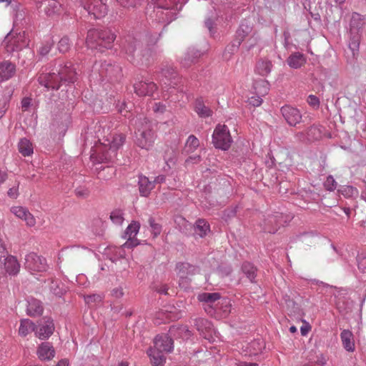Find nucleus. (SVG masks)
<instances>
[{
  "label": "nucleus",
  "instance_id": "obj_1",
  "mask_svg": "<svg viewBox=\"0 0 366 366\" xmlns=\"http://www.w3.org/2000/svg\"><path fill=\"white\" fill-rule=\"evenodd\" d=\"M56 72L42 73L38 76V82L47 90H58L63 84H74L77 79V72L70 61L60 64Z\"/></svg>",
  "mask_w": 366,
  "mask_h": 366
},
{
  "label": "nucleus",
  "instance_id": "obj_2",
  "mask_svg": "<svg viewBox=\"0 0 366 366\" xmlns=\"http://www.w3.org/2000/svg\"><path fill=\"white\" fill-rule=\"evenodd\" d=\"M115 39L116 35L110 29H92L87 32L86 44L89 48L102 52L113 46Z\"/></svg>",
  "mask_w": 366,
  "mask_h": 366
},
{
  "label": "nucleus",
  "instance_id": "obj_3",
  "mask_svg": "<svg viewBox=\"0 0 366 366\" xmlns=\"http://www.w3.org/2000/svg\"><path fill=\"white\" fill-rule=\"evenodd\" d=\"M365 24L364 16L356 12L352 13L350 21L348 46L354 57L359 51Z\"/></svg>",
  "mask_w": 366,
  "mask_h": 366
},
{
  "label": "nucleus",
  "instance_id": "obj_4",
  "mask_svg": "<svg viewBox=\"0 0 366 366\" xmlns=\"http://www.w3.org/2000/svg\"><path fill=\"white\" fill-rule=\"evenodd\" d=\"M135 132L136 144L138 147L149 150L154 144L155 139L154 132L152 124L147 118L139 119Z\"/></svg>",
  "mask_w": 366,
  "mask_h": 366
},
{
  "label": "nucleus",
  "instance_id": "obj_5",
  "mask_svg": "<svg viewBox=\"0 0 366 366\" xmlns=\"http://www.w3.org/2000/svg\"><path fill=\"white\" fill-rule=\"evenodd\" d=\"M142 35L140 34H129L121 40V50L132 63L142 46Z\"/></svg>",
  "mask_w": 366,
  "mask_h": 366
},
{
  "label": "nucleus",
  "instance_id": "obj_6",
  "mask_svg": "<svg viewBox=\"0 0 366 366\" xmlns=\"http://www.w3.org/2000/svg\"><path fill=\"white\" fill-rule=\"evenodd\" d=\"M160 36L161 33L159 34L158 37L156 34H153L152 33L146 35L147 46L144 49H142V47L140 49L139 52H138L135 56L136 59H134L132 62L133 64L148 65L152 60H154L156 52L149 47V45L156 44Z\"/></svg>",
  "mask_w": 366,
  "mask_h": 366
},
{
  "label": "nucleus",
  "instance_id": "obj_7",
  "mask_svg": "<svg viewBox=\"0 0 366 366\" xmlns=\"http://www.w3.org/2000/svg\"><path fill=\"white\" fill-rule=\"evenodd\" d=\"M29 40L25 36V32L14 33L10 31L5 36L2 46L5 48L8 53H12L22 49L27 46Z\"/></svg>",
  "mask_w": 366,
  "mask_h": 366
},
{
  "label": "nucleus",
  "instance_id": "obj_8",
  "mask_svg": "<svg viewBox=\"0 0 366 366\" xmlns=\"http://www.w3.org/2000/svg\"><path fill=\"white\" fill-rule=\"evenodd\" d=\"M232 142L229 130L226 125L218 124L212 134V143L215 148L227 150Z\"/></svg>",
  "mask_w": 366,
  "mask_h": 366
},
{
  "label": "nucleus",
  "instance_id": "obj_9",
  "mask_svg": "<svg viewBox=\"0 0 366 366\" xmlns=\"http://www.w3.org/2000/svg\"><path fill=\"white\" fill-rule=\"evenodd\" d=\"M291 219V216L285 215L280 212L268 214L264 220L263 229L267 232L274 234L280 227L284 226L287 222H290Z\"/></svg>",
  "mask_w": 366,
  "mask_h": 366
},
{
  "label": "nucleus",
  "instance_id": "obj_10",
  "mask_svg": "<svg viewBox=\"0 0 366 366\" xmlns=\"http://www.w3.org/2000/svg\"><path fill=\"white\" fill-rule=\"evenodd\" d=\"M102 81L107 79L111 82L118 81L122 77V69L119 64L104 61L100 65L99 71Z\"/></svg>",
  "mask_w": 366,
  "mask_h": 366
},
{
  "label": "nucleus",
  "instance_id": "obj_11",
  "mask_svg": "<svg viewBox=\"0 0 366 366\" xmlns=\"http://www.w3.org/2000/svg\"><path fill=\"white\" fill-rule=\"evenodd\" d=\"M88 14L94 19L104 17L107 13V7L102 0H78Z\"/></svg>",
  "mask_w": 366,
  "mask_h": 366
},
{
  "label": "nucleus",
  "instance_id": "obj_12",
  "mask_svg": "<svg viewBox=\"0 0 366 366\" xmlns=\"http://www.w3.org/2000/svg\"><path fill=\"white\" fill-rule=\"evenodd\" d=\"M220 297V294L218 292H203L199 294L197 296L198 300L202 303L204 311L211 315L214 314L218 305L217 302L219 300Z\"/></svg>",
  "mask_w": 366,
  "mask_h": 366
},
{
  "label": "nucleus",
  "instance_id": "obj_13",
  "mask_svg": "<svg viewBox=\"0 0 366 366\" xmlns=\"http://www.w3.org/2000/svg\"><path fill=\"white\" fill-rule=\"evenodd\" d=\"M54 331L53 320L49 317H44L37 322L35 328V335L41 340L48 339Z\"/></svg>",
  "mask_w": 366,
  "mask_h": 366
},
{
  "label": "nucleus",
  "instance_id": "obj_14",
  "mask_svg": "<svg viewBox=\"0 0 366 366\" xmlns=\"http://www.w3.org/2000/svg\"><path fill=\"white\" fill-rule=\"evenodd\" d=\"M25 267L31 271L43 272L47 268L46 259L31 252L25 257Z\"/></svg>",
  "mask_w": 366,
  "mask_h": 366
},
{
  "label": "nucleus",
  "instance_id": "obj_15",
  "mask_svg": "<svg viewBox=\"0 0 366 366\" xmlns=\"http://www.w3.org/2000/svg\"><path fill=\"white\" fill-rule=\"evenodd\" d=\"M280 111L283 118L290 126L296 127L301 122L302 116L297 108L285 105L282 107Z\"/></svg>",
  "mask_w": 366,
  "mask_h": 366
},
{
  "label": "nucleus",
  "instance_id": "obj_16",
  "mask_svg": "<svg viewBox=\"0 0 366 366\" xmlns=\"http://www.w3.org/2000/svg\"><path fill=\"white\" fill-rule=\"evenodd\" d=\"M154 348L165 352H171L174 349V341L169 332L157 335L154 340Z\"/></svg>",
  "mask_w": 366,
  "mask_h": 366
},
{
  "label": "nucleus",
  "instance_id": "obj_17",
  "mask_svg": "<svg viewBox=\"0 0 366 366\" xmlns=\"http://www.w3.org/2000/svg\"><path fill=\"white\" fill-rule=\"evenodd\" d=\"M139 228L140 224L135 221L132 222V223L127 227L124 232V238H127V242L124 244V247L129 248L139 244L137 242V239H135V237L137 234Z\"/></svg>",
  "mask_w": 366,
  "mask_h": 366
},
{
  "label": "nucleus",
  "instance_id": "obj_18",
  "mask_svg": "<svg viewBox=\"0 0 366 366\" xmlns=\"http://www.w3.org/2000/svg\"><path fill=\"white\" fill-rule=\"evenodd\" d=\"M135 93L139 97L152 96L157 89V86L153 81H140L134 84Z\"/></svg>",
  "mask_w": 366,
  "mask_h": 366
},
{
  "label": "nucleus",
  "instance_id": "obj_19",
  "mask_svg": "<svg viewBox=\"0 0 366 366\" xmlns=\"http://www.w3.org/2000/svg\"><path fill=\"white\" fill-rule=\"evenodd\" d=\"M154 4L157 5V16L159 21L169 24L174 18L172 17V13L170 11V6L167 4H162L163 0H152Z\"/></svg>",
  "mask_w": 366,
  "mask_h": 366
},
{
  "label": "nucleus",
  "instance_id": "obj_20",
  "mask_svg": "<svg viewBox=\"0 0 366 366\" xmlns=\"http://www.w3.org/2000/svg\"><path fill=\"white\" fill-rule=\"evenodd\" d=\"M55 350L49 342L41 343L36 350L39 359L44 361L51 360L55 356Z\"/></svg>",
  "mask_w": 366,
  "mask_h": 366
},
{
  "label": "nucleus",
  "instance_id": "obj_21",
  "mask_svg": "<svg viewBox=\"0 0 366 366\" xmlns=\"http://www.w3.org/2000/svg\"><path fill=\"white\" fill-rule=\"evenodd\" d=\"M11 212L18 218L24 220L26 225L33 227L36 224V220L33 214L29 211L23 207H12Z\"/></svg>",
  "mask_w": 366,
  "mask_h": 366
},
{
  "label": "nucleus",
  "instance_id": "obj_22",
  "mask_svg": "<svg viewBox=\"0 0 366 366\" xmlns=\"http://www.w3.org/2000/svg\"><path fill=\"white\" fill-rule=\"evenodd\" d=\"M26 314L30 317H38L42 315L44 307L41 302L34 297H28L26 300Z\"/></svg>",
  "mask_w": 366,
  "mask_h": 366
},
{
  "label": "nucleus",
  "instance_id": "obj_23",
  "mask_svg": "<svg viewBox=\"0 0 366 366\" xmlns=\"http://www.w3.org/2000/svg\"><path fill=\"white\" fill-rule=\"evenodd\" d=\"M194 325L201 335L206 339H209L207 335H210L212 330L211 322L204 318L197 317L194 320Z\"/></svg>",
  "mask_w": 366,
  "mask_h": 366
},
{
  "label": "nucleus",
  "instance_id": "obj_24",
  "mask_svg": "<svg viewBox=\"0 0 366 366\" xmlns=\"http://www.w3.org/2000/svg\"><path fill=\"white\" fill-rule=\"evenodd\" d=\"M169 332L170 335L175 338L188 340L192 337V332L185 325H172L169 327Z\"/></svg>",
  "mask_w": 366,
  "mask_h": 366
},
{
  "label": "nucleus",
  "instance_id": "obj_25",
  "mask_svg": "<svg viewBox=\"0 0 366 366\" xmlns=\"http://www.w3.org/2000/svg\"><path fill=\"white\" fill-rule=\"evenodd\" d=\"M139 192L142 197H148L151 191L154 188V182L144 175H139L138 177Z\"/></svg>",
  "mask_w": 366,
  "mask_h": 366
},
{
  "label": "nucleus",
  "instance_id": "obj_26",
  "mask_svg": "<svg viewBox=\"0 0 366 366\" xmlns=\"http://www.w3.org/2000/svg\"><path fill=\"white\" fill-rule=\"evenodd\" d=\"M4 267L9 274L16 275L19 272L20 264L15 257L9 255L4 259Z\"/></svg>",
  "mask_w": 366,
  "mask_h": 366
},
{
  "label": "nucleus",
  "instance_id": "obj_27",
  "mask_svg": "<svg viewBox=\"0 0 366 366\" xmlns=\"http://www.w3.org/2000/svg\"><path fill=\"white\" fill-rule=\"evenodd\" d=\"M147 354L150 358V362L154 366H162L166 361V357L163 355V352L155 348H149Z\"/></svg>",
  "mask_w": 366,
  "mask_h": 366
},
{
  "label": "nucleus",
  "instance_id": "obj_28",
  "mask_svg": "<svg viewBox=\"0 0 366 366\" xmlns=\"http://www.w3.org/2000/svg\"><path fill=\"white\" fill-rule=\"evenodd\" d=\"M15 72V66L9 61H4L0 64V81L11 78Z\"/></svg>",
  "mask_w": 366,
  "mask_h": 366
},
{
  "label": "nucleus",
  "instance_id": "obj_29",
  "mask_svg": "<svg viewBox=\"0 0 366 366\" xmlns=\"http://www.w3.org/2000/svg\"><path fill=\"white\" fill-rule=\"evenodd\" d=\"M161 73L170 82L168 84L174 87L178 84L177 73L176 70L171 66L167 65L162 69Z\"/></svg>",
  "mask_w": 366,
  "mask_h": 366
},
{
  "label": "nucleus",
  "instance_id": "obj_30",
  "mask_svg": "<svg viewBox=\"0 0 366 366\" xmlns=\"http://www.w3.org/2000/svg\"><path fill=\"white\" fill-rule=\"evenodd\" d=\"M176 270L178 277H184L194 274L197 268L188 262H179L176 265Z\"/></svg>",
  "mask_w": 366,
  "mask_h": 366
},
{
  "label": "nucleus",
  "instance_id": "obj_31",
  "mask_svg": "<svg viewBox=\"0 0 366 366\" xmlns=\"http://www.w3.org/2000/svg\"><path fill=\"white\" fill-rule=\"evenodd\" d=\"M194 110L201 118H207L212 115V111L209 107L205 106L202 98L196 99Z\"/></svg>",
  "mask_w": 366,
  "mask_h": 366
},
{
  "label": "nucleus",
  "instance_id": "obj_32",
  "mask_svg": "<svg viewBox=\"0 0 366 366\" xmlns=\"http://www.w3.org/2000/svg\"><path fill=\"white\" fill-rule=\"evenodd\" d=\"M202 55L201 51L194 48L189 49L185 54L184 59L182 60V65L184 67H189L192 64L194 63L195 61L199 58Z\"/></svg>",
  "mask_w": 366,
  "mask_h": 366
},
{
  "label": "nucleus",
  "instance_id": "obj_33",
  "mask_svg": "<svg viewBox=\"0 0 366 366\" xmlns=\"http://www.w3.org/2000/svg\"><path fill=\"white\" fill-rule=\"evenodd\" d=\"M252 30V26L246 20L242 21L236 31L235 39L242 43Z\"/></svg>",
  "mask_w": 366,
  "mask_h": 366
},
{
  "label": "nucleus",
  "instance_id": "obj_34",
  "mask_svg": "<svg viewBox=\"0 0 366 366\" xmlns=\"http://www.w3.org/2000/svg\"><path fill=\"white\" fill-rule=\"evenodd\" d=\"M340 337L344 348L348 352L354 351L355 342L352 333L348 330H344L340 334Z\"/></svg>",
  "mask_w": 366,
  "mask_h": 366
},
{
  "label": "nucleus",
  "instance_id": "obj_35",
  "mask_svg": "<svg viewBox=\"0 0 366 366\" xmlns=\"http://www.w3.org/2000/svg\"><path fill=\"white\" fill-rule=\"evenodd\" d=\"M287 62L292 69H299L305 63L304 55L300 52H295L290 55Z\"/></svg>",
  "mask_w": 366,
  "mask_h": 366
},
{
  "label": "nucleus",
  "instance_id": "obj_36",
  "mask_svg": "<svg viewBox=\"0 0 366 366\" xmlns=\"http://www.w3.org/2000/svg\"><path fill=\"white\" fill-rule=\"evenodd\" d=\"M105 255L112 262H115L118 259L124 258L125 256V252L122 247H107L105 251Z\"/></svg>",
  "mask_w": 366,
  "mask_h": 366
},
{
  "label": "nucleus",
  "instance_id": "obj_37",
  "mask_svg": "<svg viewBox=\"0 0 366 366\" xmlns=\"http://www.w3.org/2000/svg\"><path fill=\"white\" fill-rule=\"evenodd\" d=\"M195 234L200 237H205L210 232L209 223L204 219H198L194 226Z\"/></svg>",
  "mask_w": 366,
  "mask_h": 366
},
{
  "label": "nucleus",
  "instance_id": "obj_38",
  "mask_svg": "<svg viewBox=\"0 0 366 366\" xmlns=\"http://www.w3.org/2000/svg\"><path fill=\"white\" fill-rule=\"evenodd\" d=\"M36 325L29 319L21 320L19 328V334L21 337H26L31 332H35Z\"/></svg>",
  "mask_w": 366,
  "mask_h": 366
},
{
  "label": "nucleus",
  "instance_id": "obj_39",
  "mask_svg": "<svg viewBox=\"0 0 366 366\" xmlns=\"http://www.w3.org/2000/svg\"><path fill=\"white\" fill-rule=\"evenodd\" d=\"M272 68V62L267 59H260L256 64V71L262 76H267L271 72Z\"/></svg>",
  "mask_w": 366,
  "mask_h": 366
},
{
  "label": "nucleus",
  "instance_id": "obj_40",
  "mask_svg": "<svg viewBox=\"0 0 366 366\" xmlns=\"http://www.w3.org/2000/svg\"><path fill=\"white\" fill-rule=\"evenodd\" d=\"M61 9V4L56 0H48L44 11L48 16H53L60 14Z\"/></svg>",
  "mask_w": 366,
  "mask_h": 366
},
{
  "label": "nucleus",
  "instance_id": "obj_41",
  "mask_svg": "<svg viewBox=\"0 0 366 366\" xmlns=\"http://www.w3.org/2000/svg\"><path fill=\"white\" fill-rule=\"evenodd\" d=\"M242 271L251 282H255L257 269L254 264L249 262H245L242 265Z\"/></svg>",
  "mask_w": 366,
  "mask_h": 366
},
{
  "label": "nucleus",
  "instance_id": "obj_42",
  "mask_svg": "<svg viewBox=\"0 0 366 366\" xmlns=\"http://www.w3.org/2000/svg\"><path fill=\"white\" fill-rule=\"evenodd\" d=\"M19 152L24 156L27 157L33 153V147L30 141L26 138L21 139L18 144Z\"/></svg>",
  "mask_w": 366,
  "mask_h": 366
},
{
  "label": "nucleus",
  "instance_id": "obj_43",
  "mask_svg": "<svg viewBox=\"0 0 366 366\" xmlns=\"http://www.w3.org/2000/svg\"><path fill=\"white\" fill-rule=\"evenodd\" d=\"M253 87L257 94L264 96L269 91V83L264 79L257 80L254 82Z\"/></svg>",
  "mask_w": 366,
  "mask_h": 366
},
{
  "label": "nucleus",
  "instance_id": "obj_44",
  "mask_svg": "<svg viewBox=\"0 0 366 366\" xmlns=\"http://www.w3.org/2000/svg\"><path fill=\"white\" fill-rule=\"evenodd\" d=\"M199 146V139L194 135L191 134L187 139L184 151L187 154L192 153L195 151Z\"/></svg>",
  "mask_w": 366,
  "mask_h": 366
},
{
  "label": "nucleus",
  "instance_id": "obj_45",
  "mask_svg": "<svg viewBox=\"0 0 366 366\" xmlns=\"http://www.w3.org/2000/svg\"><path fill=\"white\" fill-rule=\"evenodd\" d=\"M307 134L308 141L317 140L322 137V127L317 125H312L307 129Z\"/></svg>",
  "mask_w": 366,
  "mask_h": 366
},
{
  "label": "nucleus",
  "instance_id": "obj_46",
  "mask_svg": "<svg viewBox=\"0 0 366 366\" xmlns=\"http://www.w3.org/2000/svg\"><path fill=\"white\" fill-rule=\"evenodd\" d=\"M241 43L240 41L236 40L235 39L232 42L228 44L224 51L223 57L224 59L228 60L231 57L232 54L237 51Z\"/></svg>",
  "mask_w": 366,
  "mask_h": 366
},
{
  "label": "nucleus",
  "instance_id": "obj_47",
  "mask_svg": "<svg viewBox=\"0 0 366 366\" xmlns=\"http://www.w3.org/2000/svg\"><path fill=\"white\" fill-rule=\"evenodd\" d=\"M126 139V137L123 134H115L111 142L110 149H114V151L118 149L121 146L123 145Z\"/></svg>",
  "mask_w": 366,
  "mask_h": 366
},
{
  "label": "nucleus",
  "instance_id": "obj_48",
  "mask_svg": "<svg viewBox=\"0 0 366 366\" xmlns=\"http://www.w3.org/2000/svg\"><path fill=\"white\" fill-rule=\"evenodd\" d=\"M338 192L346 198L355 197L358 194L357 189L352 186H342Z\"/></svg>",
  "mask_w": 366,
  "mask_h": 366
},
{
  "label": "nucleus",
  "instance_id": "obj_49",
  "mask_svg": "<svg viewBox=\"0 0 366 366\" xmlns=\"http://www.w3.org/2000/svg\"><path fill=\"white\" fill-rule=\"evenodd\" d=\"M104 295L103 294H92V295H84V301L86 304L91 305V304H97L102 302L104 299Z\"/></svg>",
  "mask_w": 366,
  "mask_h": 366
},
{
  "label": "nucleus",
  "instance_id": "obj_50",
  "mask_svg": "<svg viewBox=\"0 0 366 366\" xmlns=\"http://www.w3.org/2000/svg\"><path fill=\"white\" fill-rule=\"evenodd\" d=\"M124 212L119 209L113 210L110 214V219L116 224H121L124 221Z\"/></svg>",
  "mask_w": 366,
  "mask_h": 366
},
{
  "label": "nucleus",
  "instance_id": "obj_51",
  "mask_svg": "<svg viewBox=\"0 0 366 366\" xmlns=\"http://www.w3.org/2000/svg\"><path fill=\"white\" fill-rule=\"evenodd\" d=\"M10 96L4 94L0 97V119L4 116L9 107Z\"/></svg>",
  "mask_w": 366,
  "mask_h": 366
},
{
  "label": "nucleus",
  "instance_id": "obj_52",
  "mask_svg": "<svg viewBox=\"0 0 366 366\" xmlns=\"http://www.w3.org/2000/svg\"><path fill=\"white\" fill-rule=\"evenodd\" d=\"M148 222L154 237H157L162 232V226L159 223L155 222L154 219L152 217L149 218Z\"/></svg>",
  "mask_w": 366,
  "mask_h": 366
},
{
  "label": "nucleus",
  "instance_id": "obj_53",
  "mask_svg": "<svg viewBox=\"0 0 366 366\" xmlns=\"http://www.w3.org/2000/svg\"><path fill=\"white\" fill-rule=\"evenodd\" d=\"M142 0H117V1L124 8H134L140 5Z\"/></svg>",
  "mask_w": 366,
  "mask_h": 366
},
{
  "label": "nucleus",
  "instance_id": "obj_54",
  "mask_svg": "<svg viewBox=\"0 0 366 366\" xmlns=\"http://www.w3.org/2000/svg\"><path fill=\"white\" fill-rule=\"evenodd\" d=\"M337 183L332 175H329L324 182V187L327 191L332 192L337 188Z\"/></svg>",
  "mask_w": 366,
  "mask_h": 366
},
{
  "label": "nucleus",
  "instance_id": "obj_55",
  "mask_svg": "<svg viewBox=\"0 0 366 366\" xmlns=\"http://www.w3.org/2000/svg\"><path fill=\"white\" fill-rule=\"evenodd\" d=\"M70 48L69 39L68 37L64 36L60 39L58 43V49L61 53L66 52Z\"/></svg>",
  "mask_w": 366,
  "mask_h": 366
},
{
  "label": "nucleus",
  "instance_id": "obj_56",
  "mask_svg": "<svg viewBox=\"0 0 366 366\" xmlns=\"http://www.w3.org/2000/svg\"><path fill=\"white\" fill-rule=\"evenodd\" d=\"M125 285L121 284L111 290V296L115 299L122 298L124 295Z\"/></svg>",
  "mask_w": 366,
  "mask_h": 366
},
{
  "label": "nucleus",
  "instance_id": "obj_57",
  "mask_svg": "<svg viewBox=\"0 0 366 366\" xmlns=\"http://www.w3.org/2000/svg\"><path fill=\"white\" fill-rule=\"evenodd\" d=\"M357 261L359 270L362 273H366V257L363 254H358Z\"/></svg>",
  "mask_w": 366,
  "mask_h": 366
},
{
  "label": "nucleus",
  "instance_id": "obj_58",
  "mask_svg": "<svg viewBox=\"0 0 366 366\" xmlns=\"http://www.w3.org/2000/svg\"><path fill=\"white\" fill-rule=\"evenodd\" d=\"M74 193L78 197L86 198L89 195V190L84 186H79L75 189Z\"/></svg>",
  "mask_w": 366,
  "mask_h": 366
},
{
  "label": "nucleus",
  "instance_id": "obj_59",
  "mask_svg": "<svg viewBox=\"0 0 366 366\" xmlns=\"http://www.w3.org/2000/svg\"><path fill=\"white\" fill-rule=\"evenodd\" d=\"M261 95L257 94L255 96H252L248 99V102L249 104L254 106V107H259L262 103V99Z\"/></svg>",
  "mask_w": 366,
  "mask_h": 366
},
{
  "label": "nucleus",
  "instance_id": "obj_60",
  "mask_svg": "<svg viewBox=\"0 0 366 366\" xmlns=\"http://www.w3.org/2000/svg\"><path fill=\"white\" fill-rule=\"evenodd\" d=\"M52 47V44L49 42H46L45 44L42 45L39 49V54L40 56H45L47 55L49 51H51V49Z\"/></svg>",
  "mask_w": 366,
  "mask_h": 366
},
{
  "label": "nucleus",
  "instance_id": "obj_61",
  "mask_svg": "<svg viewBox=\"0 0 366 366\" xmlns=\"http://www.w3.org/2000/svg\"><path fill=\"white\" fill-rule=\"evenodd\" d=\"M190 285V279L188 276L179 277V286L184 289L187 290Z\"/></svg>",
  "mask_w": 366,
  "mask_h": 366
},
{
  "label": "nucleus",
  "instance_id": "obj_62",
  "mask_svg": "<svg viewBox=\"0 0 366 366\" xmlns=\"http://www.w3.org/2000/svg\"><path fill=\"white\" fill-rule=\"evenodd\" d=\"M307 102L309 105L314 108H318L320 106V100L317 97L313 94H310L308 96Z\"/></svg>",
  "mask_w": 366,
  "mask_h": 366
},
{
  "label": "nucleus",
  "instance_id": "obj_63",
  "mask_svg": "<svg viewBox=\"0 0 366 366\" xmlns=\"http://www.w3.org/2000/svg\"><path fill=\"white\" fill-rule=\"evenodd\" d=\"M295 139L297 142H305L308 141L307 132H299L295 133Z\"/></svg>",
  "mask_w": 366,
  "mask_h": 366
},
{
  "label": "nucleus",
  "instance_id": "obj_64",
  "mask_svg": "<svg viewBox=\"0 0 366 366\" xmlns=\"http://www.w3.org/2000/svg\"><path fill=\"white\" fill-rule=\"evenodd\" d=\"M154 112L164 113L166 111V106L160 102L156 103L153 107Z\"/></svg>",
  "mask_w": 366,
  "mask_h": 366
}]
</instances>
